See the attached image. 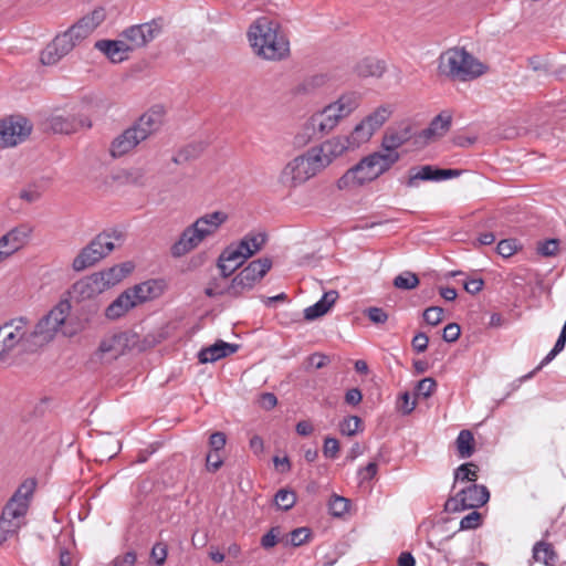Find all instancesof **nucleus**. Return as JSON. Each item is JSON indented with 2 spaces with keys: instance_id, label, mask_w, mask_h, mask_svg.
<instances>
[{
  "instance_id": "f257e3e1",
  "label": "nucleus",
  "mask_w": 566,
  "mask_h": 566,
  "mask_svg": "<svg viewBox=\"0 0 566 566\" xmlns=\"http://www.w3.org/2000/svg\"><path fill=\"white\" fill-rule=\"evenodd\" d=\"M253 51L259 56L280 61L290 54V41L282 31L280 23L269 17L258 18L248 32Z\"/></svg>"
},
{
  "instance_id": "f03ea898",
  "label": "nucleus",
  "mask_w": 566,
  "mask_h": 566,
  "mask_svg": "<svg viewBox=\"0 0 566 566\" xmlns=\"http://www.w3.org/2000/svg\"><path fill=\"white\" fill-rule=\"evenodd\" d=\"M165 111L163 106H154L143 114L130 127L119 134L111 145V155L122 157L134 149L163 125Z\"/></svg>"
},
{
  "instance_id": "7ed1b4c3",
  "label": "nucleus",
  "mask_w": 566,
  "mask_h": 566,
  "mask_svg": "<svg viewBox=\"0 0 566 566\" xmlns=\"http://www.w3.org/2000/svg\"><path fill=\"white\" fill-rule=\"evenodd\" d=\"M228 220L223 211H213L199 217L181 232L179 239L171 245L174 258H181L200 245L206 239L214 235Z\"/></svg>"
},
{
  "instance_id": "20e7f679",
  "label": "nucleus",
  "mask_w": 566,
  "mask_h": 566,
  "mask_svg": "<svg viewBox=\"0 0 566 566\" xmlns=\"http://www.w3.org/2000/svg\"><path fill=\"white\" fill-rule=\"evenodd\" d=\"M34 489L33 480L24 481L4 505L0 515V545L17 535L25 524V515Z\"/></svg>"
},
{
  "instance_id": "39448f33",
  "label": "nucleus",
  "mask_w": 566,
  "mask_h": 566,
  "mask_svg": "<svg viewBox=\"0 0 566 566\" xmlns=\"http://www.w3.org/2000/svg\"><path fill=\"white\" fill-rule=\"evenodd\" d=\"M71 307L67 300L60 301L30 332L32 343L41 346L51 342L59 333L65 337L74 336L78 328L67 319Z\"/></svg>"
},
{
  "instance_id": "423d86ee",
  "label": "nucleus",
  "mask_w": 566,
  "mask_h": 566,
  "mask_svg": "<svg viewBox=\"0 0 566 566\" xmlns=\"http://www.w3.org/2000/svg\"><path fill=\"white\" fill-rule=\"evenodd\" d=\"M438 70L441 74L460 81L479 77L485 72L484 65L465 49L452 48L439 56Z\"/></svg>"
},
{
  "instance_id": "0eeeda50",
  "label": "nucleus",
  "mask_w": 566,
  "mask_h": 566,
  "mask_svg": "<svg viewBox=\"0 0 566 566\" xmlns=\"http://www.w3.org/2000/svg\"><path fill=\"white\" fill-rule=\"evenodd\" d=\"M357 106V97L354 94L342 95L336 102L313 114L308 125L314 133L326 135L338 125L340 119L350 115Z\"/></svg>"
},
{
  "instance_id": "6e6552de",
  "label": "nucleus",
  "mask_w": 566,
  "mask_h": 566,
  "mask_svg": "<svg viewBox=\"0 0 566 566\" xmlns=\"http://www.w3.org/2000/svg\"><path fill=\"white\" fill-rule=\"evenodd\" d=\"M123 239L124 234L118 230L104 231L97 234L75 256L72 263L73 270L81 272L90 266L95 265L114 250L115 242H120Z\"/></svg>"
},
{
  "instance_id": "1a4fd4ad",
  "label": "nucleus",
  "mask_w": 566,
  "mask_h": 566,
  "mask_svg": "<svg viewBox=\"0 0 566 566\" xmlns=\"http://www.w3.org/2000/svg\"><path fill=\"white\" fill-rule=\"evenodd\" d=\"M317 163V158L307 149L283 167L279 176V182L289 189H294L305 184L322 170Z\"/></svg>"
},
{
  "instance_id": "9d476101",
  "label": "nucleus",
  "mask_w": 566,
  "mask_h": 566,
  "mask_svg": "<svg viewBox=\"0 0 566 566\" xmlns=\"http://www.w3.org/2000/svg\"><path fill=\"white\" fill-rule=\"evenodd\" d=\"M272 268L270 258H261L250 262L242 269L227 287L228 295L238 296L244 290H251L255 283L260 282Z\"/></svg>"
},
{
  "instance_id": "9b49d317",
  "label": "nucleus",
  "mask_w": 566,
  "mask_h": 566,
  "mask_svg": "<svg viewBox=\"0 0 566 566\" xmlns=\"http://www.w3.org/2000/svg\"><path fill=\"white\" fill-rule=\"evenodd\" d=\"M490 500V492L485 485L471 484L454 496L447 500L444 510L450 513L464 511L468 509L481 507Z\"/></svg>"
},
{
  "instance_id": "f8f14e48",
  "label": "nucleus",
  "mask_w": 566,
  "mask_h": 566,
  "mask_svg": "<svg viewBox=\"0 0 566 566\" xmlns=\"http://www.w3.org/2000/svg\"><path fill=\"white\" fill-rule=\"evenodd\" d=\"M32 132V124L23 116L0 119V148L14 147L23 143Z\"/></svg>"
},
{
  "instance_id": "ddd939ff",
  "label": "nucleus",
  "mask_w": 566,
  "mask_h": 566,
  "mask_svg": "<svg viewBox=\"0 0 566 566\" xmlns=\"http://www.w3.org/2000/svg\"><path fill=\"white\" fill-rule=\"evenodd\" d=\"M164 20L161 18L153 19L149 22L132 25L125 29L120 36L132 48V52L136 49L147 45L157 38L163 31Z\"/></svg>"
},
{
  "instance_id": "4468645a",
  "label": "nucleus",
  "mask_w": 566,
  "mask_h": 566,
  "mask_svg": "<svg viewBox=\"0 0 566 566\" xmlns=\"http://www.w3.org/2000/svg\"><path fill=\"white\" fill-rule=\"evenodd\" d=\"M350 143L345 136H336L325 140L319 146L310 148L314 157L317 158L318 165L323 170L345 151L350 150Z\"/></svg>"
},
{
  "instance_id": "2eb2a0df",
  "label": "nucleus",
  "mask_w": 566,
  "mask_h": 566,
  "mask_svg": "<svg viewBox=\"0 0 566 566\" xmlns=\"http://www.w3.org/2000/svg\"><path fill=\"white\" fill-rule=\"evenodd\" d=\"M76 45L72 35L65 31L55 36V39L42 51L41 62L44 65H53L63 56L67 55Z\"/></svg>"
},
{
  "instance_id": "dca6fc26",
  "label": "nucleus",
  "mask_w": 566,
  "mask_h": 566,
  "mask_svg": "<svg viewBox=\"0 0 566 566\" xmlns=\"http://www.w3.org/2000/svg\"><path fill=\"white\" fill-rule=\"evenodd\" d=\"M128 338L125 333L105 336L94 355L99 361H112L125 353Z\"/></svg>"
},
{
  "instance_id": "f3484780",
  "label": "nucleus",
  "mask_w": 566,
  "mask_h": 566,
  "mask_svg": "<svg viewBox=\"0 0 566 566\" xmlns=\"http://www.w3.org/2000/svg\"><path fill=\"white\" fill-rule=\"evenodd\" d=\"M91 120L82 115L55 114L49 118V127L57 134H72L80 128H90Z\"/></svg>"
},
{
  "instance_id": "a211bd4d",
  "label": "nucleus",
  "mask_w": 566,
  "mask_h": 566,
  "mask_svg": "<svg viewBox=\"0 0 566 566\" xmlns=\"http://www.w3.org/2000/svg\"><path fill=\"white\" fill-rule=\"evenodd\" d=\"M366 157L361 158L355 166L349 168L338 180L337 187L339 189H346L352 187L361 186L365 182L373 181L377 179L371 176L370 169L367 168Z\"/></svg>"
},
{
  "instance_id": "6ab92c4d",
  "label": "nucleus",
  "mask_w": 566,
  "mask_h": 566,
  "mask_svg": "<svg viewBox=\"0 0 566 566\" xmlns=\"http://www.w3.org/2000/svg\"><path fill=\"white\" fill-rule=\"evenodd\" d=\"M27 325L28 321L24 317L11 319L0 326V335L11 347L15 348L22 342H32Z\"/></svg>"
},
{
  "instance_id": "aec40b11",
  "label": "nucleus",
  "mask_w": 566,
  "mask_h": 566,
  "mask_svg": "<svg viewBox=\"0 0 566 566\" xmlns=\"http://www.w3.org/2000/svg\"><path fill=\"white\" fill-rule=\"evenodd\" d=\"M94 48L102 52L112 63H120L128 59L132 48L128 43L120 40H98L95 42Z\"/></svg>"
},
{
  "instance_id": "412c9836",
  "label": "nucleus",
  "mask_w": 566,
  "mask_h": 566,
  "mask_svg": "<svg viewBox=\"0 0 566 566\" xmlns=\"http://www.w3.org/2000/svg\"><path fill=\"white\" fill-rule=\"evenodd\" d=\"M102 281L103 276H98L96 273H93L92 275L86 276L73 284L71 294L77 300L95 297L106 290L105 283Z\"/></svg>"
},
{
  "instance_id": "4be33fe9",
  "label": "nucleus",
  "mask_w": 566,
  "mask_h": 566,
  "mask_svg": "<svg viewBox=\"0 0 566 566\" xmlns=\"http://www.w3.org/2000/svg\"><path fill=\"white\" fill-rule=\"evenodd\" d=\"M366 159L367 161L365 164L367 168L370 169L371 176L378 178L400 159V155L399 153L375 151L366 156Z\"/></svg>"
},
{
  "instance_id": "5701e85b",
  "label": "nucleus",
  "mask_w": 566,
  "mask_h": 566,
  "mask_svg": "<svg viewBox=\"0 0 566 566\" xmlns=\"http://www.w3.org/2000/svg\"><path fill=\"white\" fill-rule=\"evenodd\" d=\"M239 345L237 344L217 340L214 344L202 348L198 354V359L201 364L214 363L237 353Z\"/></svg>"
},
{
  "instance_id": "b1692460",
  "label": "nucleus",
  "mask_w": 566,
  "mask_h": 566,
  "mask_svg": "<svg viewBox=\"0 0 566 566\" xmlns=\"http://www.w3.org/2000/svg\"><path fill=\"white\" fill-rule=\"evenodd\" d=\"M412 137V128L406 124L396 129L386 132L382 137L381 146L388 153H398L397 149L405 145Z\"/></svg>"
},
{
  "instance_id": "393cba45",
  "label": "nucleus",
  "mask_w": 566,
  "mask_h": 566,
  "mask_svg": "<svg viewBox=\"0 0 566 566\" xmlns=\"http://www.w3.org/2000/svg\"><path fill=\"white\" fill-rule=\"evenodd\" d=\"M386 71L385 61L375 56H366L359 60L354 66V73L361 78L376 77L379 78Z\"/></svg>"
},
{
  "instance_id": "a878e982",
  "label": "nucleus",
  "mask_w": 566,
  "mask_h": 566,
  "mask_svg": "<svg viewBox=\"0 0 566 566\" xmlns=\"http://www.w3.org/2000/svg\"><path fill=\"white\" fill-rule=\"evenodd\" d=\"M337 297L338 293L336 291H328L324 293L319 301L304 310V318L306 321H314L325 315L334 305Z\"/></svg>"
},
{
  "instance_id": "bb28decb",
  "label": "nucleus",
  "mask_w": 566,
  "mask_h": 566,
  "mask_svg": "<svg viewBox=\"0 0 566 566\" xmlns=\"http://www.w3.org/2000/svg\"><path fill=\"white\" fill-rule=\"evenodd\" d=\"M136 304L128 290L118 295L105 310V316L108 319H117L125 315Z\"/></svg>"
},
{
  "instance_id": "cd10ccee",
  "label": "nucleus",
  "mask_w": 566,
  "mask_h": 566,
  "mask_svg": "<svg viewBox=\"0 0 566 566\" xmlns=\"http://www.w3.org/2000/svg\"><path fill=\"white\" fill-rule=\"evenodd\" d=\"M452 116L446 112L437 115L429 124V126L420 133V137L428 140L433 137L443 136L451 126Z\"/></svg>"
},
{
  "instance_id": "c85d7f7f",
  "label": "nucleus",
  "mask_w": 566,
  "mask_h": 566,
  "mask_svg": "<svg viewBox=\"0 0 566 566\" xmlns=\"http://www.w3.org/2000/svg\"><path fill=\"white\" fill-rule=\"evenodd\" d=\"M29 231L25 228H14L0 238V243L9 255L21 249L27 242Z\"/></svg>"
},
{
  "instance_id": "c756f323",
  "label": "nucleus",
  "mask_w": 566,
  "mask_h": 566,
  "mask_svg": "<svg viewBox=\"0 0 566 566\" xmlns=\"http://www.w3.org/2000/svg\"><path fill=\"white\" fill-rule=\"evenodd\" d=\"M419 181H437L436 167L424 165L420 168H411L406 181L407 187L417 188L419 186Z\"/></svg>"
},
{
  "instance_id": "7c9ffc66",
  "label": "nucleus",
  "mask_w": 566,
  "mask_h": 566,
  "mask_svg": "<svg viewBox=\"0 0 566 566\" xmlns=\"http://www.w3.org/2000/svg\"><path fill=\"white\" fill-rule=\"evenodd\" d=\"M132 266L129 263H124L122 265H115L109 268L108 270L97 272L96 274L98 276H103V283H105V289H109L111 286L116 285L119 283L123 279L126 277V275L130 272Z\"/></svg>"
},
{
  "instance_id": "2f4dec72",
  "label": "nucleus",
  "mask_w": 566,
  "mask_h": 566,
  "mask_svg": "<svg viewBox=\"0 0 566 566\" xmlns=\"http://www.w3.org/2000/svg\"><path fill=\"white\" fill-rule=\"evenodd\" d=\"M457 452L460 459L470 458L475 451V440L470 430H461L455 440Z\"/></svg>"
},
{
  "instance_id": "473e14b6",
  "label": "nucleus",
  "mask_w": 566,
  "mask_h": 566,
  "mask_svg": "<svg viewBox=\"0 0 566 566\" xmlns=\"http://www.w3.org/2000/svg\"><path fill=\"white\" fill-rule=\"evenodd\" d=\"M533 558L546 566H553L557 559V554L552 544L539 541L533 546Z\"/></svg>"
},
{
  "instance_id": "72a5a7b5",
  "label": "nucleus",
  "mask_w": 566,
  "mask_h": 566,
  "mask_svg": "<svg viewBox=\"0 0 566 566\" xmlns=\"http://www.w3.org/2000/svg\"><path fill=\"white\" fill-rule=\"evenodd\" d=\"M376 130L368 125L365 119L355 126L349 136H345L350 143L352 149L358 148L361 144L367 143Z\"/></svg>"
},
{
  "instance_id": "f704fd0d",
  "label": "nucleus",
  "mask_w": 566,
  "mask_h": 566,
  "mask_svg": "<svg viewBox=\"0 0 566 566\" xmlns=\"http://www.w3.org/2000/svg\"><path fill=\"white\" fill-rule=\"evenodd\" d=\"M478 465L473 462L459 465L453 472V486L457 482H475L478 480Z\"/></svg>"
},
{
  "instance_id": "c9c22d12",
  "label": "nucleus",
  "mask_w": 566,
  "mask_h": 566,
  "mask_svg": "<svg viewBox=\"0 0 566 566\" xmlns=\"http://www.w3.org/2000/svg\"><path fill=\"white\" fill-rule=\"evenodd\" d=\"M205 150L203 143H192L180 149L174 157L176 164H184L198 158Z\"/></svg>"
},
{
  "instance_id": "e433bc0d",
  "label": "nucleus",
  "mask_w": 566,
  "mask_h": 566,
  "mask_svg": "<svg viewBox=\"0 0 566 566\" xmlns=\"http://www.w3.org/2000/svg\"><path fill=\"white\" fill-rule=\"evenodd\" d=\"M327 81H328V78H327V75H325V74L313 75V76L306 78L303 83H301L297 86L296 92L310 94L313 91H315L316 88L324 86L327 83Z\"/></svg>"
},
{
  "instance_id": "4c0bfd02",
  "label": "nucleus",
  "mask_w": 566,
  "mask_h": 566,
  "mask_svg": "<svg viewBox=\"0 0 566 566\" xmlns=\"http://www.w3.org/2000/svg\"><path fill=\"white\" fill-rule=\"evenodd\" d=\"M391 111L387 106H379L371 114H369L365 122L370 125L375 130L380 128L389 118Z\"/></svg>"
},
{
  "instance_id": "58836bf2",
  "label": "nucleus",
  "mask_w": 566,
  "mask_h": 566,
  "mask_svg": "<svg viewBox=\"0 0 566 566\" xmlns=\"http://www.w3.org/2000/svg\"><path fill=\"white\" fill-rule=\"evenodd\" d=\"M349 503L348 499L334 494L328 501L329 513L335 517H342L348 512Z\"/></svg>"
},
{
  "instance_id": "ea45409f",
  "label": "nucleus",
  "mask_w": 566,
  "mask_h": 566,
  "mask_svg": "<svg viewBox=\"0 0 566 566\" xmlns=\"http://www.w3.org/2000/svg\"><path fill=\"white\" fill-rule=\"evenodd\" d=\"M418 284L419 279L417 274L410 271H405L394 279V286L399 290H412L417 287Z\"/></svg>"
},
{
  "instance_id": "a19ab883",
  "label": "nucleus",
  "mask_w": 566,
  "mask_h": 566,
  "mask_svg": "<svg viewBox=\"0 0 566 566\" xmlns=\"http://www.w3.org/2000/svg\"><path fill=\"white\" fill-rule=\"evenodd\" d=\"M296 502V495L293 491L281 489L275 494V503L279 509L289 511Z\"/></svg>"
},
{
  "instance_id": "79ce46f5",
  "label": "nucleus",
  "mask_w": 566,
  "mask_h": 566,
  "mask_svg": "<svg viewBox=\"0 0 566 566\" xmlns=\"http://www.w3.org/2000/svg\"><path fill=\"white\" fill-rule=\"evenodd\" d=\"M361 426V419L358 416H349L344 418L339 423V430L343 434L355 436Z\"/></svg>"
},
{
  "instance_id": "37998d69",
  "label": "nucleus",
  "mask_w": 566,
  "mask_h": 566,
  "mask_svg": "<svg viewBox=\"0 0 566 566\" xmlns=\"http://www.w3.org/2000/svg\"><path fill=\"white\" fill-rule=\"evenodd\" d=\"M67 32L72 35L75 43H80L82 40L86 39L93 30L81 19L75 24H73Z\"/></svg>"
},
{
  "instance_id": "c03bdc74",
  "label": "nucleus",
  "mask_w": 566,
  "mask_h": 566,
  "mask_svg": "<svg viewBox=\"0 0 566 566\" xmlns=\"http://www.w3.org/2000/svg\"><path fill=\"white\" fill-rule=\"evenodd\" d=\"M558 239H547L537 243L536 251L542 256H555L558 252Z\"/></svg>"
},
{
  "instance_id": "a18cd8bd",
  "label": "nucleus",
  "mask_w": 566,
  "mask_h": 566,
  "mask_svg": "<svg viewBox=\"0 0 566 566\" xmlns=\"http://www.w3.org/2000/svg\"><path fill=\"white\" fill-rule=\"evenodd\" d=\"M437 388V382L433 378L427 377L421 379L416 386V396L428 398Z\"/></svg>"
},
{
  "instance_id": "49530a36",
  "label": "nucleus",
  "mask_w": 566,
  "mask_h": 566,
  "mask_svg": "<svg viewBox=\"0 0 566 566\" xmlns=\"http://www.w3.org/2000/svg\"><path fill=\"white\" fill-rule=\"evenodd\" d=\"M253 254L259 252L266 243L268 237L264 232H250L244 235Z\"/></svg>"
},
{
  "instance_id": "de8ad7c7",
  "label": "nucleus",
  "mask_w": 566,
  "mask_h": 566,
  "mask_svg": "<svg viewBox=\"0 0 566 566\" xmlns=\"http://www.w3.org/2000/svg\"><path fill=\"white\" fill-rule=\"evenodd\" d=\"M422 316L427 324L437 326L443 319V310L439 306H431L423 311Z\"/></svg>"
},
{
  "instance_id": "09e8293b",
  "label": "nucleus",
  "mask_w": 566,
  "mask_h": 566,
  "mask_svg": "<svg viewBox=\"0 0 566 566\" xmlns=\"http://www.w3.org/2000/svg\"><path fill=\"white\" fill-rule=\"evenodd\" d=\"M482 524V514L472 511L460 521V530H475Z\"/></svg>"
},
{
  "instance_id": "8fccbe9b",
  "label": "nucleus",
  "mask_w": 566,
  "mask_h": 566,
  "mask_svg": "<svg viewBox=\"0 0 566 566\" xmlns=\"http://www.w3.org/2000/svg\"><path fill=\"white\" fill-rule=\"evenodd\" d=\"M518 249L515 239L501 240L496 245V252L503 258L512 256Z\"/></svg>"
},
{
  "instance_id": "3c124183",
  "label": "nucleus",
  "mask_w": 566,
  "mask_h": 566,
  "mask_svg": "<svg viewBox=\"0 0 566 566\" xmlns=\"http://www.w3.org/2000/svg\"><path fill=\"white\" fill-rule=\"evenodd\" d=\"M106 18L104 8H96L90 14L83 17V21L94 31Z\"/></svg>"
},
{
  "instance_id": "603ef678",
  "label": "nucleus",
  "mask_w": 566,
  "mask_h": 566,
  "mask_svg": "<svg viewBox=\"0 0 566 566\" xmlns=\"http://www.w3.org/2000/svg\"><path fill=\"white\" fill-rule=\"evenodd\" d=\"M220 261H229V263H240V266L245 261L241 255V252L235 248V245H229L220 254Z\"/></svg>"
},
{
  "instance_id": "864d4df0",
  "label": "nucleus",
  "mask_w": 566,
  "mask_h": 566,
  "mask_svg": "<svg viewBox=\"0 0 566 566\" xmlns=\"http://www.w3.org/2000/svg\"><path fill=\"white\" fill-rule=\"evenodd\" d=\"M136 304L145 303L147 301H150L151 297L148 295V291L145 289V284L142 282L139 284H136L133 287L127 289Z\"/></svg>"
},
{
  "instance_id": "5fc2aeb1",
  "label": "nucleus",
  "mask_w": 566,
  "mask_h": 566,
  "mask_svg": "<svg viewBox=\"0 0 566 566\" xmlns=\"http://www.w3.org/2000/svg\"><path fill=\"white\" fill-rule=\"evenodd\" d=\"M280 534L281 531L279 526L271 527V530L261 537V546L264 549L274 547L279 542Z\"/></svg>"
},
{
  "instance_id": "6e6d98bb",
  "label": "nucleus",
  "mask_w": 566,
  "mask_h": 566,
  "mask_svg": "<svg viewBox=\"0 0 566 566\" xmlns=\"http://www.w3.org/2000/svg\"><path fill=\"white\" fill-rule=\"evenodd\" d=\"M168 548L164 543H156L150 553V557L154 559L155 564L158 566H163L167 559Z\"/></svg>"
},
{
  "instance_id": "4d7b16f0",
  "label": "nucleus",
  "mask_w": 566,
  "mask_h": 566,
  "mask_svg": "<svg viewBox=\"0 0 566 566\" xmlns=\"http://www.w3.org/2000/svg\"><path fill=\"white\" fill-rule=\"evenodd\" d=\"M310 535H311V532L306 527L295 528L290 534V543L292 546L298 547L307 541Z\"/></svg>"
},
{
  "instance_id": "13d9d810",
  "label": "nucleus",
  "mask_w": 566,
  "mask_h": 566,
  "mask_svg": "<svg viewBox=\"0 0 566 566\" xmlns=\"http://www.w3.org/2000/svg\"><path fill=\"white\" fill-rule=\"evenodd\" d=\"M145 284V289L148 291V295H150L151 300L159 297L165 289V283L161 280H148L143 282Z\"/></svg>"
},
{
  "instance_id": "bf43d9fd",
  "label": "nucleus",
  "mask_w": 566,
  "mask_h": 566,
  "mask_svg": "<svg viewBox=\"0 0 566 566\" xmlns=\"http://www.w3.org/2000/svg\"><path fill=\"white\" fill-rule=\"evenodd\" d=\"M339 452V442L335 438L327 437L324 440L323 453L326 458L335 459Z\"/></svg>"
},
{
  "instance_id": "052dcab7",
  "label": "nucleus",
  "mask_w": 566,
  "mask_h": 566,
  "mask_svg": "<svg viewBox=\"0 0 566 566\" xmlns=\"http://www.w3.org/2000/svg\"><path fill=\"white\" fill-rule=\"evenodd\" d=\"M226 443L227 437L223 432L217 431L210 436L209 446L211 448V452H219L224 448Z\"/></svg>"
},
{
  "instance_id": "680f3d73",
  "label": "nucleus",
  "mask_w": 566,
  "mask_h": 566,
  "mask_svg": "<svg viewBox=\"0 0 566 566\" xmlns=\"http://www.w3.org/2000/svg\"><path fill=\"white\" fill-rule=\"evenodd\" d=\"M460 333V326L457 323H450L443 328L442 338L447 343H453L458 340Z\"/></svg>"
},
{
  "instance_id": "e2e57ef3",
  "label": "nucleus",
  "mask_w": 566,
  "mask_h": 566,
  "mask_svg": "<svg viewBox=\"0 0 566 566\" xmlns=\"http://www.w3.org/2000/svg\"><path fill=\"white\" fill-rule=\"evenodd\" d=\"M367 317L375 324H382L388 319V314L380 307H369L366 311Z\"/></svg>"
},
{
  "instance_id": "0e129e2a",
  "label": "nucleus",
  "mask_w": 566,
  "mask_h": 566,
  "mask_svg": "<svg viewBox=\"0 0 566 566\" xmlns=\"http://www.w3.org/2000/svg\"><path fill=\"white\" fill-rule=\"evenodd\" d=\"M223 464L222 458L218 454V452H209L206 458V469L209 472L218 471Z\"/></svg>"
},
{
  "instance_id": "69168bd1",
  "label": "nucleus",
  "mask_w": 566,
  "mask_h": 566,
  "mask_svg": "<svg viewBox=\"0 0 566 566\" xmlns=\"http://www.w3.org/2000/svg\"><path fill=\"white\" fill-rule=\"evenodd\" d=\"M398 408L403 415H409L416 408V402L410 399L409 394L406 391L401 394L398 400Z\"/></svg>"
},
{
  "instance_id": "338daca9",
  "label": "nucleus",
  "mask_w": 566,
  "mask_h": 566,
  "mask_svg": "<svg viewBox=\"0 0 566 566\" xmlns=\"http://www.w3.org/2000/svg\"><path fill=\"white\" fill-rule=\"evenodd\" d=\"M428 344L429 338L422 332L417 333L411 340V345L417 353H423L428 348Z\"/></svg>"
},
{
  "instance_id": "774afa93",
  "label": "nucleus",
  "mask_w": 566,
  "mask_h": 566,
  "mask_svg": "<svg viewBox=\"0 0 566 566\" xmlns=\"http://www.w3.org/2000/svg\"><path fill=\"white\" fill-rule=\"evenodd\" d=\"M136 563V554L134 552H127L123 556H117L112 566H134Z\"/></svg>"
}]
</instances>
